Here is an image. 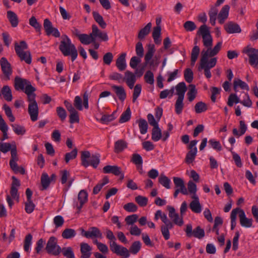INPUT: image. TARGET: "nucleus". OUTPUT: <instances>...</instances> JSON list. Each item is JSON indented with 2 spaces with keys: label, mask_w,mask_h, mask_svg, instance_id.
I'll return each instance as SVG.
<instances>
[{
  "label": "nucleus",
  "mask_w": 258,
  "mask_h": 258,
  "mask_svg": "<svg viewBox=\"0 0 258 258\" xmlns=\"http://www.w3.org/2000/svg\"><path fill=\"white\" fill-rule=\"evenodd\" d=\"M1 95H3L5 100L8 101H11L13 97L12 91L10 87L8 85L4 86L1 90Z\"/></svg>",
  "instance_id": "473e14b6"
},
{
  "label": "nucleus",
  "mask_w": 258,
  "mask_h": 258,
  "mask_svg": "<svg viewBox=\"0 0 258 258\" xmlns=\"http://www.w3.org/2000/svg\"><path fill=\"white\" fill-rule=\"evenodd\" d=\"M64 104L67 108V110L70 113V122L71 123H78L79 122V117L78 111L76 110L75 107L72 104L68 101L65 100L64 101Z\"/></svg>",
  "instance_id": "9d476101"
},
{
  "label": "nucleus",
  "mask_w": 258,
  "mask_h": 258,
  "mask_svg": "<svg viewBox=\"0 0 258 258\" xmlns=\"http://www.w3.org/2000/svg\"><path fill=\"white\" fill-rule=\"evenodd\" d=\"M216 7V6L212 7L208 13L210 17V22L212 26L215 25L217 17L218 18V10Z\"/></svg>",
  "instance_id": "7c9ffc66"
},
{
  "label": "nucleus",
  "mask_w": 258,
  "mask_h": 258,
  "mask_svg": "<svg viewBox=\"0 0 258 258\" xmlns=\"http://www.w3.org/2000/svg\"><path fill=\"white\" fill-rule=\"evenodd\" d=\"M238 210L237 211L239 218V222L241 226L245 228H250L252 226L253 220L252 218L246 217L244 211L239 208H236Z\"/></svg>",
  "instance_id": "9b49d317"
},
{
  "label": "nucleus",
  "mask_w": 258,
  "mask_h": 258,
  "mask_svg": "<svg viewBox=\"0 0 258 258\" xmlns=\"http://www.w3.org/2000/svg\"><path fill=\"white\" fill-rule=\"evenodd\" d=\"M0 64L2 71L7 78V80H10V76L12 74V69L10 63L6 57H3L0 59Z\"/></svg>",
  "instance_id": "ddd939ff"
},
{
  "label": "nucleus",
  "mask_w": 258,
  "mask_h": 258,
  "mask_svg": "<svg viewBox=\"0 0 258 258\" xmlns=\"http://www.w3.org/2000/svg\"><path fill=\"white\" fill-rule=\"evenodd\" d=\"M7 17L13 27H16L18 24V18L17 15L13 11L7 12Z\"/></svg>",
  "instance_id": "e433bc0d"
},
{
  "label": "nucleus",
  "mask_w": 258,
  "mask_h": 258,
  "mask_svg": "<svg viewBox=\"0 0 258 258\" xmlns=\"http://www.w3.org/2000/svg\"><path fill=\"white\" fill-rule=\"evenodd\" d=\"M159 182L167 189L170 188V179L163 174H161L158 178Z\"/></svg>",
  "instance_id": "a19ab883"
},
{
  "label": "nucleus",
  "mask_w": 258,
  "mask_h": 258,
  "mask_svg": "<svg viewBox=\"0 0 258 258\" xmlns=\"http://www.w3.org/2000/svg\"><path fill=\"white\" fill-rule=\"evenodd\" d=\"M3 108L5 110L6 115L9 118L10 121L11 122H14L15 120V117L12 113V111L11 108L7 104H4L3 105Z\"/></svg>",
  "instance_id": "0e129e2a"
},
{
  "label": "nucleus",
  "mask_w": 258,
  "mask_h": 258,
  "mask_svg": "<svg viewBox=\"0 0 258 258\" xmlns=\"http://www.w3.org/2000/svg\"><path fill=\"white\" fill-rule=\"evenodd\" d=\"M131 117V111L130 107H128L121 115L119 121L120 123L125 122L130 119Z\"/></svg>",
  "instance_id": "603ef678"
},
{
  "label": "nucleus",
  "mask_w": 258,
  "mask_h": 258,
  "mask_svg": "<svg viewBox=\"0 0 258 258\" xmlns=\"http://www.w3.org/2000/svg\"><path fill=\"white\" fill-rule=\"evenodd\" d=\"M63 255L67 258H75L74 252L72 247H63L61 249Z\"/></svg>",
  "instance_id": "680f3d73"
},
{
  "label": "nucleus",
  "mask_w": 258,
  "mask_h": 258,
  "mask_svg": "<svg viewBox=\"0 0 258 258\" xmlns=\"http://www.w3.org/2000/svg\"><path fill=\"white\" fill-rule=\"evenodd\" d=\"M13 131L18 135H23L26 133V130L24 126L19 125L18 124H12Z\"/></svg>",
  "instance_id": "864d4df0"
},
{
  "label": "nucleus",
  "mask_w": 258,
  "mask_h": 258,
  "mask_svg": "<svg viewBox=\"0 0 258 258\" xmlns=\"http://www.w3.org/2000/svg\"><path fill=\"white\" fill-rule=\"evenodd\" d=\"M151 27L152 23L151 22L148 23L144 28L139 31L138 38L140 40L144 39L146 36L150 33Z\"/></svg>",
  "instance_id": "bb28decb"
},
{
  "label": "nucleus",
  "mask_w": 258,
  "mask_h": 258,
  "mask_svg": "<svg viewBox=\"0 0 258 258\" xmlns=\"http://www.w3.org/2000/svg\"><path fill=\"white\" fill-rule=\"evenodd\" d=\"M245 53L249 57V63L254 68L258 69V49L249 48Z\"/></svg>",
  "instance_id": "6e6552de"
},
{
  "label": "nucleus",
  "mask_w": 258,
  "mask_h": 258,
  "mask_svg": "<svg viewBox=\"0 0 258 258\" xmlns=\"http://www.w3.org/2000/svg\"><path fill=\"white\" fill-rule=\"evenodd\" d=\"M222 45V42L221 41L218 42L217 44L214 46L213 49L209 48L207 49L206 51L203 50L202 52V55H203V53L204 52H208V56L212 57L216 55L218 52L220 51Z\"/></svg>",
  "instance_id": "c756f323"
},
{
  "label": "nucleus",
  "mask_w": 258,
  "mask_h": 258,
  "mask_svg": "<svg viewBox=\"0 0 258 258\" xmlns=\"http://www.w3.org/2000/svg\"><path fill=\"white\" fill-rule=\"evenodd\" d=\"M189 208L195 213H200L202 210V207L200 201L191 202L189 204Z\"/></svg>",
  "instance_id": "49530a36"
},
{
  "label": "nucleus",
  "mask_w": 258,
  "mask_h": 258,
  "mask_svg": "<svg viewBox=\"0 0 258 258\" xmlns=\"http://www.w3.org/2000/svg\"><path fill=\"white\" fill-rule=\"evenodd\" d=\"M127 146V143L123 140H119L114 144V152L116 153L121 152Z\"/></svg>",
  "instance_id": "72a5a7b5"
},
{
  "label": "nucleus",
  "mask_w": 258,
  "mask_h": 258,
  "mask_svg": "<svg viewBox=\"0 0 258 258\" xmlns=\"http://www.w3.org/2000/svg\"><path fill=\"white\" fill-rule=\"evenodd\" d=\"M79 39L82 43L85 45L92 43V42L94 41L92 32L89 35L82 34L79 36Z\"/></svg>",
  "instance_id": "f704fd0d"
},
{
  "label": "nucleus",
  "mask_w": 258,
  "mask_h": 258,
  "mask_svg": "<svg viewBox=\"0 0 258 258\" xmlns=\"http://www.w3.org/2000/svg\"><path fill=\"white\" fill-rule=\"evenodd\" d=\"M239 87L241 89L248 91L249 90L248 85L239 79H235L233 81V89L235 92H237V88Z\"/></svg>",
  "instance_id": "cd10ccee"
},
{
  "label": "nucleus",
  "mask_w": 258,
  "mask_h": 258,
  "mask_svg": "<svg viewBox=\"0 0 258 258\" xmlns=\"http://www.w3.org/2000/svg\"><path fill=\"white\" fill-rule=\"evenodd\" d=\"M92 15L95 21L103 29L106 28L107 24L104 21L102 16L97 12H93Z\"/></svg>",
  "instance_id": "4c0bfd02"
},
{
  "label": "nucleus",
  "mask_w": 258,
  "mask_h": 258,
  "mask_svg": "<svg viewBox=\"0 0 258 258\" xmlns=\"http://www.w3.org/2000/svg\"><path fill=\"white\" fill-rule=\"evenodd\" d=\"M27 48L28 45L24 41H21L19 44L17 42L15 44L16 53L21 60L24 61L27 64H30L32 61L30 52L25 51Z\"/></svg>",
  "instance_id": "7ed1b4c3"
},
{
  "label": "nucleus",
  "mask_w": 258,
  "mask_h": 258,
  "mask_svg": "<svg viewBox=\"0 0 258 258\" xmlns=\"http://www.w3.org/2000/svg\"><path fill=\"white\" fill-rule=\"evenodd\" d=\"M81 158L82 165L85 167L91 165L96 168L100 163L99 154H93L91 156L90 153L88 151L82 152Z\"/></svg>",
  "instance_id": "39448f33"
},
{
  "label": "nucleus",
  "mask_w": 258,
  "mask_h": 258,
  "mask_svg": "<svg viewBox=\"0 0 258 258\" xmlns=\"http://www.w3.org/2000/svg\"><path fill=\"white\" fill-rule=\"evenodd\" d=\"M59 49L64 56H71L72 61H74L78 56V51L75 45L66 34H63L61 36Z\"/></svg>",
  "instance_id": "f257e3e1"
},
{
  "label": "nucleus",
  "mask_w": 258,
  "mask_h": 258,
  "mask_svg": "<svg viewBox=\"0 0 258 258\" xmlns=\"http://www.w3.org/2000/svg\"><path fill=\"white\" fill-rule=\"evenodd\" d=\"M161 28L160 26H157L153 29L152 37L154 39L155 43L156 44L159 43L160 42V40L159 39L161 35Z\"/></svg>",
  "instance_id": "37998d69"
},
{
  "label": "nucleus",
  "mask_w": 258,
  "mask_h": 258,
  "mask_svg": "<svg viewBox=\"0 0 258 258\" xmlns=\"http://www.w3.org/2000/svg\"><path fill=\"white\" fill-rule=\"evenodd\" d=\"M29 81L26 79H22L19 77L15 78V88L16 90H23Z\"/></svg>",
  "instance_id": "a878e982"
},
{
  "label": "nucleus",
  "mask_w": 258,
  "mask_h": 258,
  "mask_svg": "<svg viewBox=\"0 0 258 258\" xmlns=\"http://www.w3.org/2000/svg\"><path fill=\"white\" fill-rule=\"evenodd\" d=\"M0 130L3 132V137L1 139V141H4L8 138V126L6 124L5 121L3 118L2 116H0Z\"/></svg>",
  "instance_id": "c9c22d12"
},
{
  "label": "nucleus",
  "mask_w": 258,
  "mask_h": 258,
  "mask_svg": "<svg viewBox=\"0 0 258 258\" xmlns=\"http://www.w3.org/2000/svg\"><path fill=\"white\" fill-rule=\"evenodd\" d=\"M41 183L42 189H46L49 186L50 183V179L46 173H43L41 177Z\"/></svg>",
  "instance_id": "c03bdc74"
},
{
  "label": "nucleus",
  "mask_w": 258,
  "mask_h": 258,
  "mask_svg": "<svg viewBox=\"0 0 258 258\" xmlns=\"http://www.w3.org/2000/svg\"><path fill=\"white\" fill-rule=\"evenodd\" d=\"M141 243L139 241L134 242L130 248V252L133 254H136L141 249Z\"/></svg>",
  "instance_id": "5fc2aeb1"
},
{
  "label": "nucleus",
  "mask_w": 258,
  "mask_h": 258,
  "mask_svg": "<svg viewBox=\"0 0 258 258\" xmlns=\"http://www.w3.org/2000/svg\"><path fill=\"white\" fill-rule=\"evenodd\" d=\"M139 123V127L141 134L144 135L147 132L148 123L145 119H140L137 121Z\"/></svg>",
  "instance_id": "a18cd8bd"
},
{
  "label": "nucleus",
  "mask_w": 258,
  "mask_h": 258,
  "mask_svg": "<svg viewBox=\"0 0 258 258\" xmlns=\"http://www.w3.org/2000/svg\"><path fill=\"white\" fill-rule=\"evenodd\" d=\"M209 144L211 148L217 151H220L222 149V147L220 142L216 141L215 139H210L209 141Z\"/></svg>",
  "instance_id": "13d9d810"
},
{
  "label": "nucleus",
  "mask_w": 258,
  "mask_h": 258,
  "mask_svg": "<svg viewBox=\"0 0 258 258\" xmlns=\"http://www.w3.org/2000/svg\"><path fill=\"white\" fill-rule=\"evenodd\" d=\"M116 113V111H115L111 114L103 115L100 119L101 122L103 123H107L108 122L113 120L115 118V114Z\"/></svg>",
  "instance_id": "4d7b16f0"
},
{
  "label": "nucleus",
  "mask_w": 258,
  "mask_h": 258,
  "mask_svg": "<svg viewBox=\"0 0 258 258\" xmlns=\"http://www.w3.org/2000/svg\"><path fill=\"white\" fill-rule=\"evenodd\" d=\"M110 250L118 255L128 257L130 256L128 250L121 245H118L116 242H112L110 245Z\"/></svg>",
  "instance_id": "1a4fd4ad"
},
{
  "label": "nucleus",
  "mask_w": 258,
  "mask_h": 258,
  "mask_svg": "<svg viewBox=\"0 0 258 258\" xmlns=\"http://www.w3.org/2000/svg\"><path fill=\"white\" fill-rule=\"evenodd\" d=\"M76 234L77 232L74 229L66 228L62 232L61 236L64 239H69L74 237Z\"/></svg>",
  "instance_id": "58836bf2"
},
{
  "label": "nucleus",
  "mask_w": 258,
  "mask_h": 258,
  "mask_svg": "<svg viewBox=\"0 0 258 258\" xmlns=\"http://www.w3.org/2000/svg\"><path fill=\"white\" fill-rule=\"evenodd\" d=\"M208 52H203L200 60V67L199 70L204 69L205 75L207 78H210L212 76L210 69L214 68L217 63V58L214 57L208 61Z\"/></svg>",
  "instance_id": "20e7f679"
},
{
  "label": "nucleus",
  "mask_w": 258,
  "mask_h": 258,
  "mask_svg": "<svg viewBox=\"0 0 258 258\" xmlns=\"http://www.w3.org/2000/svg\"><path fill=\"white\" fill-rule=\"evenodd\" d=\"M162 138V132L158 126L153 127L152 132V139L155 142H157Z\"/></svg>",
  "instance_id": "ea45409f"
},
{
  "label": "nucleus",
  "mask_w": 258,
  "mask_h": 258,
  "mask_svg": "<svg viewBox=\"0 0 258 258\" xmlns=\"http://www.w3.org/2000/svg\"><path fill=\"white\" fill-rule=\"evenodd\" d=\"M207 109L208 107L207 104L202 101L198 102L195 106V112L197 113L204 112Z\"/></svg>",
  "instance_id": "09e8293b"
},
{
  "label": "nucleus",
  "mask_w": 258,
  "mask_h": 258,
  "mask_svg": "<svg viewBox=\"0 0 258 258\" xmlns=\"http://www.w3.org/2000/svg\"><path fill=\"white\" fill-rule=\"evenodd\" d=\"M197 91L195 85L190 84L189 85V90L187 93L188 99L189 102L192 101L196 97Z\"/></svg>",
  "instance_id": "79ce46f5"
},
{
  "label": "nucleus",
  "mask_w": 258,
  "mask_h": 258,
  "mask_svg": "<svg viewBox=\"0 0 258 258\" xmlns=\"http://www.w3.org/2000/svg\"><path fill=\"white\" fill-rule=\"evenodd\" d=\"M126 53H122L118 56L116 60V66L120 71H123L126 68L125 60Z\"/></svg>",
  "instance_id": "393cba45"
},
{
  "label": "nucleus",
  "mask_w": 258,
  "mask_h": 258,
  "mask_svg": "<svg viewBox=\"0 0 258 258\" xmlns=\"http://www.w3.org/2000/svg\"><path fill=\"white\" fill-rule=\"evenodd\" d=\"M45 249L48 254L55 256L59 255L61 252V247L57 244V238L54 236L49 238Z\"/></svg>",
  "instance_id": "423d86ee"
},
{
  "label": "nucleus",
  "mask_w": 258,
  "mask_h": 258,
  "mask_svg": "<svg viewBox=\"0 0 258 258\" xmlns=\"http://www.w3.org/2000/svg\"><path fill=\"white\" fill-rule=\"evenodd\" d=\"M230 7L228 5H225L218 15V20L220 24H223L225 20L227 19L229 15Z\"/></svg>",
  "instance_id": "5701e85b"
},
{
  "label": "nucleus",
  "mask_w": 258,
  "mask_h": 258,
  "mask_svg": "<svg viewBox=\"0 0 258 258\" xmlns=\"http://www.w3.org/2000/svg\"><path fill=\"white\" fill-rule=\"evenodd\" d=\"M32 236L29 234L26 235L24 240V249L26 252H29L30 250V246L32 244Z\"/></svg>",
  "instance_id": "bf43d9fd"
},
{
  "label": "nucleus",
  "mask_w": 258,
  "mask_h": 258,
  "mask_svg": "<svg viewBox=\"0 0 258 258\" xmlns=\"http://www.w3.org/2000/svg\"><path fill=\"white\" fill-rule=\"evenodd\" d=\"M192 236L199 239L202 238L205 236V231L200 226H198L193 230Z\"/></svg>",
  "instance_id": "e2e57ef3"
},
{
  "label": "nucleus",
  "mask_w": 258,
  "mask_h": 258,
  "mask_svg": "<svg viewBox=\"0 0 258 258\" xmlns=\"http://www.w3.org/2000/svg\"><path fill=\"white\" fill-rule=\"evenodd\" d=\"M78 154V150L76 148H74L71 152L67 153L65 155L64 160L67 163L71 160L75 159Z\"/></svg>",
  "instance_id": "6e6d98bb"
},
{
  "label": "nucleus",
  "mask_w": 258,
  "mask_h": 258,
  "mask_svg": "<svg viewBox=\"0 0 258 258\" xmlns=\"http://www.w3.org/2000/svg\"><path fill=\"white\" fill-rule=\"evenodd\" d=\"M92 29V33L94 40L98 39L101 41H106L108 40L107 34L100 30L96 25H93Z\"/></svg>",
  "instance_id": "4468645a"
},
{
  "label": "nucleus",
  "mask_w": 258,
  "mask_h": 258,
  "mask_svg": "<svg viewBox=\"0 0 258 258\" xmlns=\"http://www.w3.org/2000/svg\"><path fill=\"white\" fill-rule=\"evenodd\" d=\"M138 219V215L137 214H133L127 216L125 218V221L127 225L133 226Z\"/></svg>",
  "instance_id": "052dcab7"
},
{
  "label": "nucleus",
  "mask_w": 258,
  "mask_h": 258,
  "mask_svg": "<svg viewBox=\"0 0 258 258\" xmlns=\"http://www.w3.org/2000/svg\"><path fill=\"white\" fill-rule=\"evenodd\" d=\"M85 237L87 238L102 237V234L100 230L96 227H91L85 232Z\"/></svg>",
  "instance_id": "6ab92c4d"
},
{
  "label": "nucleus",
  "mask_w": 258,
  "mask_h": 258,
  "mask_svg": "<svg viewBox=\"0 0 258 258\" xmlns=\"http://www.w3.org/2000/svg\"><path fill=\"white\" fill-rule=\"evenodd\" d=\"M184 98H177L175 104V111L177 114L181 113L184 107Z\"/></svg>",
  "instance_id": "8fccbe9b"
},
{
  "label": "nucleus",
  "mask_w": 258,
  "mask_h": 258,
  "mask_svg": "<svg viewBox=\"0 0 258 258\" xmlns=\"http://www.w3.org/2000/svg\"><path fill=\"white\" fill-rule=\"evenodd\" d=\"M200 48L197 45H195L192 50H191V65H194L197 58H198V57L199 55V53H200Z\"/></svg>",
  "instance_id": "3c124183"
},
{
  "label": "nucleus",
  "mask_w": 258,
  "mask_h": 258,
  "mask_svg": "<svg viewBox=\"0 0 258 258\" xmlns=\"http://www.w3.org/2000/svg\"><path fill=\"white\" fill-rule=\"evenodd\" d=\"M197 153V148L193 149L190 150L186 154L185 157V162L187 164L192 163L195 159Z\"/></svg>",
  "instance_id": "de8ad7c7"
},
{
  "label": "nucleus",
  "mask_w": 258,
  "mask_h": 258,
  "mask_svg": "<svg viewBox=\"0 0 258 258\" xmlns=\"http://www.w3.org/2000/svg\"><path fill=\"white\" fill-rule=\"evenodd\" d=\"M234 103L236 104L240 103V100L236 94H231L228 97L227 104L229 106H232Z\"/></svg>",
  "instance_id": "774afa93"
},
{
  "label": "nucleus",
  "mask_w": 258,
  "mask_h": 258,
  "mask_svg": "<svg viewBox=\"0 0 258 258\" xmlns=\"http://www.w3.org/2000/svg\"><path fill=\"white\" fill-rule=\"evenodd\" d=\"M44 29L47 36L52 35L55 37H59L60 34L57 28L52 27V23L48 19H45L43 23Z\"/></svg>",
  "instance_id": "f8f14e48"
},
{
  "label": "nucleus",
  "mask_w": 258,
  "mask_h": 258,
  "mask_svg": "<svg viewBox=\"0 0 258 258\" xmlns=\"http://www.w3.org/2000/svg\"><path fill=\"white\" fill-rule=\"evenodd\" d=\"M226 31L229 34L239 33L241 30L239 25L233 22H229L224 26Z\"/></svg>",
  "instance_id": "a211bd4d"
},
{
  "label": "nucleus",
  "mask_w": 258,
  "mask_h": 258,
  "mask_svg": "<svg viewBox=\"0 0 258 258\" xmlns=\"http://www.w3.org/2000/svg\"><path fill=\"white\" fill-rule=\"evenodd\" d=\"M57 115L61 121H64L67 116L66 110L62 107H57L56 108Z\"/></svg>",
  "instance_id": "69168bd1"
},
{
  "label": "nucleus",
  "mask_w": 258,
  "mask_h": 258,
  "mask_svg": "<svg viewBox=\"0 0 258 258\" xmlns=\"http://www.w3.org/2000/svg\"><path fill=\"white\" fill-rule=\"evenodd\" d=\"M173 182L175 187L178 189H181L183 195H187V189L184 185L182 179L179 177H173Z\"/></svg>",
  "instance_id": "2f4dec72"
},
{
  "label": "nucleus",
  "mask_w": 258,
  "mask_h": 258,
  "mask_svg": "<svg viewBox=\"0 0 258 258\" xmlns=\"http://www.w3.org/2000/svg\"><path fill=\"white\" fill-rule=\"evenodd\" d=\"M28 111L32 121H35L38 119L39 108L37 103L28 104Z\"/></svg>",
  "instance_id": "f3484780"
},
{
  "label": "nucleus",
  "mask_w": 258,
  "mask_h": 258,
  "mask_svg": "<svg viewBox=\"0 0 258 258\" xmlns=\"http://www.w3.org/2000/svg\"><path fill=\"white\" fill-rule=\"evenodd\" d=\"M177 98H184L185 93L187 90L186 85L184 82L178 83L175 87Z\"/></svg>",
  "instance_id": "c85d7f7f"
},
{
  "label": "nucleus",
  "mask_w": 258,
  "mask_h": 258,
  "mask_svg": "<svg viewBox=\"0 0 258 258\" xmlns=\"http://www.w3.org/2000/svg\"><path fill=\"white\" fill-rule=\"evenodd\" d=\"M197 34L202 35L203 44L205 47L208 49L211 47L213 44V39L209 30L206 25H203L200 27Z\"/></svg>",
  "instance_id": "0eeeda50"
},
{
  "label": "nucleus",
  "mask_w": 258,
  "mask_h": 258,
  "mask_svg": "<svg viewBox=\"0 0 258 258\" xmlns=\"http://www.w3.org/2000/svg\"><path fill=\"white\" fill-rule=\"evenodd\" d=\"M142 90V86L140 84H137L134 89L133 95V102H135L140 96Z\"/></svg>",
  "instance_id": "338daca9"
},
{
  "label": "nucleus",
  "mask_w": 258,
  "mask_h": 258,
  "mask_svg": "<svg viewBox=\"0 0 258 258\" xmlns=\"http://www.w3.org/2000/svg\"><path fill=\"white\" fill-rule=\"evenodd\" d=\"M88 201V194L85 190H81L78 195V202H75V206L80 212L84 204Z\"/></svg>",
  "instance_id": "2eb2a0df"
},
{
  "label": "nucleus",
  "mask_w": 258,
  "mask_h": 258,
  "mask_svg": "<svg viewBox=\"0 0 258 258\" xmlns=\"http://www.w3.org/2000/svg\"><path fill=\"white\" fill-rule=\"evenodd\" d=\"M159 218L164 223L161 226L162 234L165 240H168L170 238L169 230L173 228V224L168 219L167 215L161 210H158L155 214V220H157Z\"/></svg>",
  "instance_id": "f03ea898"
},
{
  "label": "nucleus",
  "mask_w": 258,
  "mask_h": 258,
  "mask_svg": "<svg viewBox=\"0 0 258 258\" xmlns=\"http://www.w3.org/2000/svg\"><path fill=\"white\" fill-rule=\"evenodd\" d=\"M121 167L117 165H106L103 168L104 173H111L115 176H119L121 174Z\"/></svg>",
  "instance_id": "4be33fe9"
},
{
  "label": "nucleus",
  "mask_w": 258,
  "mask_h": 258,
  "mask_svg": "<svg viewBox=\"0 0 258 258\" xmlns=\"http://www.w3.org/2000/svg\"><path fill=\"white\" fill-rule=\"evenodd\" d=\"M155 52V46L154 44H149L148 46L147 51L145 55V61L146 64H149L152 66L154 65L153 61H151Z\"/></svg>",
  "instance_id": "aec40b11"
},
{
  "label": "nucleus",
  "mask_w": 258,
  "mask_h": 258,
  "mask_svg": "<svg viewBox=\"0 0 258 258\" xmlns=\"http://www.w3.org/2000/svg\"><path fill=\"white\" fill-rule=\"evenodd\" d=\"M111 88L118 99L122 102L124 101L126 97L124 88L121 86L112 85Z\"/></svg>",
  "instance_id": "412c9836"
},
{
  "label": "nucleus",
  "mask_w": 258,
  "mask_h": 258,
  "mask_svg": "<svg viewBox=\"0 0 258 258\" xmlns=\"http://www.w3.org/2000/svg\"><path fill=\"white\" fill-rule=\"evenodd\" d=\"M125 81L128 87L132 89L134 88L136 81V76L134 73L131 71H127L124 73V77H123V81Z\"/></svg>",
  "instance_id": "dca6fc26"
},
{
  "label": "nucleus",
  "mask_w": 258,
  "mask_h": 258,
  "mask_svg": "<svg viewBox=\"0 0 258 258\" xmlns=\"http://www.w3.org/2000/svg\"><path fill=\"white\" fill-rule=\"evenodd\" d=\"M80 250L82 254L81 258H90L91 254V247L87 243L82 242L80 244Z\"/></svg>",
  "instance_id": "b1692460"
}]
</instances>
